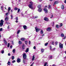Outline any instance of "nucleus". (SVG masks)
Returning <instances> with one entry per match:
<instances>
[{"instance_id": "nucleus-1", "label": "nucleus", "mask_w": 66, "mask_h": 66, "mask_svg": "<svg viewBox=\"0 0 66 66\" xmlns=\"http://www.w3.org/2000/svg\"><path fill=\"white\" fill-rule=\"evenodd\" d=\"M30 4L28 6L30 9L33 10V3L32 2H30Z\"/></svg>"}, {"instance_id": "nucleus-2", "label": "nucleus", "mask_w": 66, "mask_h": 66, "mask_svg": "<svg viewBox=\"0 0 66 66\" xmlns=\"http://www.w3.org/2000/svg\"><path fill=\"white\" fill-rule=\"evenodd\" d=\"M3 22L4 21L3 20H1V22L0 23V27H2L3 26Z\"/></svg>"}, {"instance_id": "nucleus-3", "label": "nucleus", "mask_w": 66, "mask_h": 66, "mask_svg": "<svg viewBox=\"0 0 66 66\" xmlns=\"http://www.w3.org/2000/svg\"><path fill=\"white\" fill-rule=\"evenodd\" d=\"M59 48L61 49H62L63 48V44L61 43H60L59 44Z\"/></svg>"}, {"instance_id": "nucleus-4", "label": "nucleus", "mask_w": 66, "mask_h": 66, "mask_svg": "<svg viewBox=\"0 0 66 66\" xmlns=\"http://www.w3.org/2000/svg\"><path fill=\"white\" fill-rule=\"evenodd\" d=\"M23 59H26L27 56H26V53H24L23 55Z\"/></svg>"}, {"instance_id": "nucleus-5", "label": "nucleus", "mask_w": 66, "mask_h": 66, "mask_svg": "<svg viewBox=\"0 0 66 66\" xmlns=\"http://www.w3.org/2000/svg\"><path fill=\"white\" fill-rule=\"evenodd\" d=\"M35 29L36 30V32H38L40 30V29L37 28V27H35Z\"/></svg>"}, {"instance_id": "nucleus-6", "label": "nucleus", "mask_w": 66, "mask_h": 66, "mask_svg": "<svg viewBox=\"0 0 66 66\" xmlns=\"http://www.w3.org/2000/svg\"><path fill=\"white\" fill-rule=\"evenodd\" d=\"M47 31H48L49 32L50 31L52 30L51 28L50 27L48 28L47 29Z\"/></svg>"}, {"instance_id": "nucleus-7", "label": "nucleus", "mask_w": 66, "mask_h": 66, "mask_svg": "<svg viewBox=\"0 0 66 66\" xmlns=\"http://www.w3.org/2000/svg\"><path fill=\"white\" fill-rule=\"evenodd\" d=\"M44 20H45V21H47L49 20V19H48V18L46 17L44 18Z\"/></svg>"}, {"instance_id": "nucleus-8", "label": "nucleus", "mask_w": 66, "mask_h": 66, "mask_svg": "<svg viewBox=\"0 0 66 66\" xmlns=\"http://www.w3.org/2000/svg\"><path fill=\"white\" fill-rule=\"evenodd\" d=\"M4 42L5 45H7V43L6 41V40H5V38H4Z\"/></svg>"}, {"instance_id": "nucleus-9", "label": "nucleus", "mask_w": 66, "mask_h": 66, "mask_svg": "<svg viewBox=\"0 0 66 66\" xmlns=\"http://www.w3.org/2000/svg\"><path fill=\"white\" fill-rule=\"evenodd\" d=\"M21 60L19 58L18 59L17 61V63H20L21 62Z\"/></svg>"}, {"instance_id": "nucleus-10", "label": "nucleus", "mask_w": 66, "mask_h": 66, "mask_svg": "<svg viewBox=\"0 0 66 66\" xmlns=\"http://www.w3.org/2000/svg\"><path fill=\"white\" fill-rule=\"evenodd\" d=\"M44 11H45V13H47L48 10H47V9L45 8L44 9Z\"/></svg>"}, {"instance_id": "nucleus-11", "label": "nucleus", "mask_w": 66, "mask_h": 66, "mask_svg": "<svg viewBox=\"0 0 66 66\" xmlns=\"http://www.w3.org/2000/svg\"><path fill=\"white\" fill-rule=\"evenodd\" d=\"M23 28L24 30H26L27 29V27L26 25H24L23 26Z\"/></svg>"}, {"instance_id": "nucleus-12", "label": "nucleus", "mask_w": 66, "mask_h": 66, "mask_svg": "<svg viewBox=\"0 0 66 66\" xmlns=\"http://www.w3.org/2000/svg\"><path fill=\"white\" fill-rule=\"evenodd\" d=\"M29 51V48H27L25 51V52L27 53Z\"/></svg>"}, {"instance_id": "nucleus-13", "label": "nucleus", "mask_w": 66, "mask_h": 66, "mask_svg": "<svg viewBox=\"0 0 66 66\" xmlns=\"http://www.w3.org/2000/svg\"><path fill=\"white\" fill-rule=\"evenodd\" d=\"M8 19L9 18H8V17H6V18H5V21H7Z\"/></svg>"}, {"instance_id": "nucleus-14", "label": "nucleus", "mask_w": 66, "mask_h": 66, "mask_svg": "<svg viewBox=\"0 0 66 66\" xmlns=\"http://www.w3.org/2000/svg\"><path fill=\"white\" fill-rule=\"evenodd\" d=\"M61 9H62V10H63V9H64V6L63 5H62L61 6Z\"/></svg>"}, {"instance_id": "nucleus-15", "label": "nucleus", "mask_w": 66, "mask_h": 66, "mask_svg": "<svg viewBox=\"0 0 66 66\" xmlns=\"http://www.w3.org/2000/svg\"><path fill=\"white\" fill-rule=\"evenodd\" d=\"M34 59H35V57H34V55H33L32 58V61L34 60Z\"/></svg>"}, {"instance_id": "nucleus-16", "label": "nucleus", "mask_w": 66, "mask_h": 66, "mask_svg": "<svg viewBox=\"0 0 66 66\" xmlns=\"http://www.w3.org/2000/svg\"><path fill=\"white\" fill-rule=\"evenodd\" d=\"M42 9H41L39 8V9L38 10V11L39 12H42Z\"/></svg>"}, {"instance_id": "nucleus-17", "label": "nucleus", "mask_w": 66, "mask_h": 66, "mask_svg": "<svg viewBox=\"0 0 66 66\" xmlns=\"http://www.w3.org/2000/svg\"><path fill=\"white\" fill-rule=\"evenodd\" d=\"M56 27L57 28V29H59V25L57 24H56Z\"/></svg>"}, {"instance_id": "nucleus-18", "label": "nucleus", "mask_w": 66, "mask_h": 66, "mask_svg": "<svg viewBox=\"0 0 66 66\" xmlns=\"http://www.w3.org/2000/svg\"><path fill=\"white\" fill-rule=\"evenodd\" d=\"M7 65H10L11 64V62L9 61H8L7 63Z\"/></svg>"}, {"instance_id": "nucleus-19", "label": "nucleus", "mask_w": 66, "mask_h": 66, "mask_svg": "<svg viewBox=\"0 0 66 66\" xmlns=\"http://www.w3.org/2000/svg\"><path fill=\"white\" fill-rule=\"evenodd\" d=\"M49 58L50 60H51V59H52V56H49Z\"/></svg>"}, {"instance_id": "nucleus-20", "label": "nucleus", "mask_w": 66, "mask_h": 66, "mask_svg": "<svg viewBox=\"0 0 66 66\" xmlns=\"http://www.w3.org/2000/svg\"><path fill=\"white\" fill-rule=\"evenodd\" d=\"M9 14H10L7 12L6 13L5 15L6 16H7L8 15H9Z\"/></svg>"}, {"instance_id": "nucleus-21", "label": "nucleus", "mask_w": 66, "mask_h": 66, "mask_svg": "<svg viewBox=\"0 0 66 66\" xmlns=\"http://www.w3.org/2000/svg\"><path fill=\"white\" fill-rule=\"evenodd\" d=\"M25 39H26L24 38H23L21 39V40H25Z\"/></svg>"}, {"instance_id": "nucleus-22", "label": "nucleus", "mask_w": 66, "mask_h": 66, "mask_svg": "<svg viewBox=\"0 0 66 66\" xmlns=\"http://www.w3.org/2000/svg\"><path fill=\"white\" fill-rule=\"evenodd\" d=\"M38 9H40V7H41V6L40 5H39L38 6Z\"/></svg>"}, {"instance_id": "nucleus-23", "label": "nucleus", "mask_w": 66, "mask_h": 66, "mask_svg": "<svg viewBox=\"0 0 66 66\" xmlns=\"http://www.w3.org/2000/svg\"><path fill=\"white\" fill-rule=\"evenodd\" d=\"M61 37H64V35L63 34H61Z\"/></svg>"}, {"instance_id": "nucleus-24", "label": "nucleus", "mask_w": 66, "mask_h": 66, "mask_svg": "<svg viewBox=\"0 0 66 66\" xmlns=\"http://www.w3.org/2000/svg\"><path fill=\"white\" fill-rule=\"evenodd\" d=\"M62 26H63V24H62V23H61L59 27H62Z\"/></svg>"}, {"instance_id": "nucleus-25", "label": "nucleus", "mask_w": 66, "mask_h": 66, "mask_svg": "<svg viewBox=\"0 0 66 66\" xmlns=\"http://www.w3.org/2000/svg\"><path fill=\"white\" fill-rule=\"evenodd\" d=\"M40 33L41 34H43V31L42 30L40 32Z\"/></svg>"}, {"instance_id": "nucleus-26", "label": "nucleus", "mask_w": 66, "mask_h": 66, "mask_svg": "<svg viewBox=\"0 0 66 66\" xmlns=\"http://www.w3.org/2000/svg\"><path fill=\"white\" fill-rule=\"evenodd\" d=\"M58 3V2L55 1V2L54 3V4H57Z\"/></svg>"}, {"instance_id": "nucleus-27", "label": "nucleus", "mask_w": 66, "mask_h": 66, "mask_svg": "<svg viewBox=\"0 0 66 66\" xmlns=\"http://www.w3.org/2000/svg\"><path fill=\"white\" fill-rule=\"evenodd\" d=\"M44 50L43 49H41V52L42 53L44 52Z\"/></svg>"}, {"instance_id": "nucleus-28", "label": "nucleus", "mask_w": 66, "mask_h": 66, "mask_svg": "<svg viewBox=\"0 0 66 66\" xmlns=\"http://www.w3.org/2000/svg\"><path fill=\"white\" fill-rule=\"evenodd\" d=\"M37 16H34L32 18V19H35V18H37Z\"/></svg>"}, {"instance_id": "nucleus-29", "label": "nucleus", "mask_w": 66, "mask_h": 66, "mask_svg": "<svg viewBox=\"0 0 66 66\" xmlns=\"http://www.w3.org/2000/svg\"><path fill=\"white\" fill-rule=\"evenodd\" d=\"M20 32V30H18V31L17 32V34H18L19 33V32Z\"/></svg>"}, {"instance_id": "nucleus-30", "label": "nucleus", "mask_w": 66, "mask_h": 66, "mask_svg": "<svg viewBox=\"0 0 66 66\" xmlns=\"http://www.w3.org/2000/svg\"><path fill=\"white\" fill-rule=\"evenodd\" d=\"M17 10H18V8L17 7H15L14 8V10H15V11H17Z\"/></svg>"}, {"instance_id": "nucleus-31", "label": "nucleus", "mask_w": 66, "mask_h": 66, "mask_svg": "<svg viewBox=\"0 0 66 66\" xmlns=\"http://www.w3.org/2000/svg\"><path fill=\"white\" fill-rule=\"evenodd\" d=\"M15 49H14L13 50L12 52L13 53H15Z\"/></svg>"}, {"instance_id": "nucleus-32", "label": "nucleus", "mask_w": 66, "mask_h": 66, "mask_svg": "<svg viewBox=\"0 0 66 66\" xmlns=\"http://www.w3.org/2000/svg\"><path fill=\"white\" fill-rule=\"evenodd\" d=\"M19 44H22V42H21V41H19Z\"/></svg>"}, {"instance_id": "nucleus-33", "label": "nucleus", "mask_w": 66, "mask_h": 66, "mask_svg": "<svg viewBox=\"0 0 66 66\" xmlns=\"http://www.w3.org/2000/svg\"><path fill=\"white\" fill-rule=\"evenodd\" d=\"M25 43L26 44V45L27 44V43H28V41H25Z\"/></svg>"}, {"instance_id": "nucleus-34", "label": "nucleus", "mask_w": 66, "mask_h": 66, "mask_svg": "<svg viewBox=\"0 0 66 66\" xmlns=\"http://www.w3.org/2000/svg\"><path fill=\"white\" fill-rule=\"evenodd\" d=\"M7 47H8V48H9V47H10V43H8Z\"/></svg>"}, {"instance_id": "nucleus-35", "label": "nucleus", "mask_w": 66, "mask_h": 66, "mask_svg": "<svg viewBox=\"0 0 66 66\" xmlns=\"http://www.w3.org/2000/svg\"><path fill=\"white\" fill-rule=\"evenodd\" d=\"M3 29L2 28H1L0 29V31H3Z\"/></svg>"}, {"instance_id": "nucleus-36", "label": "nucleus", "mask_w": 66, "mask_h": 66, "mask_svg": "<svg viewBox=\"0 0 66 66\" xmlns=\"http://www.w3.org/2000/svg\"><path fill=\"white\" fill-rule=\"evenodd\" d=\"M14 56H12V59L14 60Z\"/></svg>"}, {"instance_id": "nucleus-37", "label": "nucleus", "mask_w": 66, "mask_h": 66, "mask_svg": "<svg viewBox=\"0 0 66 66\" xmlns=\"http://www.w3.org/2000/svg\"><path fill=\"white\" fill-rule=\"evenodd\" d=\"M48 64V63L47 62H46L45 64H44V66H46L47 65V64Z\"/></svg>"}, {"instance_id": "nucleus-38", "label": "nucleus", "mask_w": 66, "mask_h": 66, "mask_svg": "<svg viewBox=\"0 0 66 66\" xmlns=\"http://www.w3.org/2000/svg\"><path fill=\"white\" fill-rule=\"evenodd\" d=\"M20 11V9H18V13H19Z\"/></svg>"}, {"instance_id": "nucleus-39", "label": "nucleus", "mask_w": 66, "mask_h": 66, "mask_svg": "<svg viewBox=\"0 0 66 66\" xmlns=\"http://www.w3.org/2000/svg\"><path fill=\"white\" fill-rule=\"evenodd\" d=\"M16 62V61L15 60H13L12 61V63H15Z\"/></svg>"}, {"instance_id": "nucleus-40", "label": "nucleus", "mask_w": 66, "mask_h": 66, "mask_svg": "<svg viewBox=\"0 0 66 66\" xmlns=\"http://www.w3.org/2000/svg\"><path fill=\"white\" fill-rule=\"evenodd\" d=\"M1 52L2 54L4 53V51L3 50Z\"/></svg>"}, {"instance_id": "nucleus-41", "label": "nucleus", "mask_w": 66, "mask_h": 66, "mask_svg": "<svg viewBox=\"0 0 66 66\" xmlns=\"http://www.w3.org/2000/svg\"><path fill=\"white\" fill-rule=\"evenodd\" d=\"M51 8V6L49 5L48 6V9H50Z\"/></svg>"}, {"instance_id": "nucleus-42", "label": "nucleus", "mask_w": 66, "mask_h": 66, "mask_svg": "<svg viewBox=\"0 0 66 66\" xmlns=\"http://www.w3.org/2000/svg\"><path fill=\"white\" fill-rule=\"evenodd\" d=\"M11 15V19H12L13 18V15Z\"/></svg>"}, {"instance_id": "nucleus-43", "label": "nucleus", "mask_w": 66, "mask_h": 66, "mask_svg": "<svg viewBox=\"0 0 66 66\" xmlns=\"http://www.w3.org/2000/svg\"><path fill=\"white\" fill-rule=\"evenodd\" d=\"M48 44V43H46L45 44V46H46Z\"/></svg>"}, {"instance_id": "nucleus-44", "label": "nucleus", "mask_w": 66, "mask_h": 66, "mask_svg": "<svg viewBox=\"0 0 66 66\" xmlns=\"http://www.w3.org/2000/svg\"><path fill=\"white\" fill-rule=\"evenodd\" d=\"M15 20H18V17H16L15 18Z\"/></svg>"}, {"instance_id": "nucleus-45", "label": "nucleus", "mask_w": 66, "mask_h": 66, "mask_svg": "<svg viewBox=\"0 0 66 66\" xmlns=\"http://www.w3.org/2000/svg\"><path fill=\"white\" fill-rule=\"evenodd\" d=\"M58 42H55V45H57V43Z\"/></svg>"}, {"instance_id": "nucleus-46", "label": "nucleus", "mask_w": 66, "mask_h": 66, "mask_svg": "<svg viewBox=\"0 0 66 66\" xmlns=\"http://www.w3.org/2000/svg\"><path fill=\"white\" fill-rule=\"evenodd\" d=\"M3 6H2L1 7V9L2 10H3Z\"/></svg>"}, {"instance_id": "nucleus-47", "label": "nucleus", "mask_w": 66, "mask_h": 66, "mask_svg": "<svg viewBox=\"0 0 66 66\" xmlns=\"http://www.w3.org/2000/svg\"><path fill=\"white\" fill-rule=\"evenodd\" d=\"M8 10L9 11H10V10H11V8H10V7L8 8Z\"/></svg>"}, {"instance_id": "nucleus-48", "label": "nucleus", "mask_w": 66, "mask_h": 66, "mask_svg": "<svg viewBox=\"0 0 66 66\" xmlns=\"http://www.w3.org/2000/svg\"><path fill=\"white\" fill-rule=\"evenodd\" d=\"M34 49H36V47L35 46H34Z\"/></svg>"}, {"instance_id": "nucleus-49", "label": "nucleus", "mask_w": 66, "mask_h": 66, "mask_svg": "<svg viewBox=\"0 0 66 66\" xmlns=\"http://www.w3.org/2000/svg\"><path fill=\"white\" fill-rule=\"evenodd\" d=\"M52 45H54V42H52Z\"/></svg>"}, {"instance_id": "nucleus-50", "label": "nucleus", "mask_w": 66, "mask_h": 66, "mask_svg": "<svg viewBox=\"0 0 66 66\" xmlns=\"http://www.w3.org/2000/svg\"><path fill=\"white\" fill-rule=\"evenodd\" d=\"M10 55H11L10 53H9L8 54V56H10Z\"/></svg>"}, {"instance_id": "nucleus-51", "label": "nucleus", "mask_w": 66, "mask_h": 66, "mask_svg": "<svg viewBox=\"0 0 66 66\" xmlns=\"http://www.w3.org/2000/svg\"><path fill=\"white\" fill-rule=\"evenodd\" d=\"M9 28H10V27H9V26H8V27H7V29H9Z\"/></svg>"}, {"instance_id": "nucleus-52", "label": "nucleus", "mask_w": 66, "mask_h": 66, "mask_svg": "<svg viewBox=\"0 0 66 66\" xmlns=\"http://www.w3.org/2000/svg\"><path fill=\"white\" fill-rule=\"evenodd\" d=\"M23 63H25V61H24V60H23Z\"/></svg>"}, {"instance_id": "nucleus-53", "label": "nucleus", "mask_w": 66, "mask_h": 66, "mask_svg": "<svg viewBox=\"0 0 66 66\" xmlns=\"http://www.w3.org/2000/svg\"><path fill=\"white\" fill-rule=\"evenodd\" d=\"M29 45L30 44V43H31V42H30V41H29Z\"/></svg>"}, {"instance_id": "nucleus-54", "label": "nucleus", "mask_w": 66, "mask_h": 66, "mask_svg": "<svg viewBox=\"0 0 66 66\" xmlns=\"http://www.w3.org/2000/svg\"><path fill=\"white\" fill-rule=\"evenodd\" d=\"M15 22H16V23H17V22H18L17 20H16V21H15Z\"/></svg>"}, {"instance_id": "nucleus-55", "label": "nucleus", "mask_w": 66, "mask_h": 66, "mask_svg": "<svg viewBox=\"0 0 66 66\" xmlns=\"http://www.w3.org/2000/svg\"><path fill=\"white\" fill-rule=\"evenodd\" d=\"M50 50H51V48H52V47H51V46H50Z\"/></svg>"}, {"instance_id": "nucleus-56", "label": "nucleus", "mask_w": 66, "mask_h": 66, "mask_svg": "<svg viewBox=\"0 0 66 66\" xmlns=\"http://www.w3.org/2000/svg\"><path fill=\"white\" fill-rule=\"evenodd\" d=\"M8 13H9V14H10V10H8Z\"/></svg>"}, {"instance_id": "nucleus-57", "label": "nucleus", "mask_w": 66, "mask_h": 66, "mask_svg": "<svg viewBox=\"0 0 66 66\" xmlns=\"http://www.w3.org/2000/svg\"><path fill=\"white\" fill-rule=\"evenodd\" d=\"M10 47L11 48H12V46L11 45V46H10Z\"/></svg>"}, {"instance_id": "nucleus-58", "label": "nucleus", "mask_w": 66, "mask_h": 66, "mask_svg": "<svg viewBox=\"0 0 66 66\" xmlns=\"http://www.w3.org/2000/svg\"><path fill=\"white\" fill-rule=\"evenodd\" d=\"M24 47V44H23V46H22V47Z\"/></svg>"}, {"instance_id": "nucleus-59", "label": "nucleus", "mask_w": 66, "mask_h": 66, "mask_svg": "<svg viewBox=\"0 0 66 66\" xmlns=\"http://www.w3.org/2000/svg\"><path fill=\"white\" fill-rule=\"evenodd\" d=\"M12 43L13 44H14V42L13 41H12Z\"/></svg>"}, {"instance_id": "nucleus-60", "label": "nucleus", "mask_w": 66, "mask_h": 66, "mask_svg": "<svg viewBox=\"0 0 66 66\" xmlns=\"http://www.w3.org/2000/svg\"><path fill=\"white\" fill-rule=\"evenodd\" d=\"M22 48L23 49H24V47H22Z\"/></svg>"}, {"instance_id": "nucleus-61", "label": "nucleus", "mask_w": 66, "mask_h": 66, "mask_svg": "<svg viewBox=\"0 0 66 66\" xmlns=\"http://www.w3.org/2000/svg\"><path fill=\"white\" fill-rule=\"evenodd\" d=\"M64 3H66V0L64 1Z\"/></svg>"}, {"instance_id": "nucleus-62", "label": "nucleus", "mask_w": 66, "mask_h": 66, "mask_svg": "<svg viewBox=\"0 0 66 66\" xmlns=\"http://www.w3.org/2000/svg\"><path fill=\"white\" fill-rule=\"evenodd\" d=\"M33 66V64H31V65H30V66Z\"/></svg>"}, {"instance_id": "nucleus-63", "label": "nucleus", "mask_w": 66, "mask_h": 66, "mask_svg": "<svg viewBox=\"0 0 66 66\" xmlns=\"http://www.w3.org/2000/svg\"><path fill=\"white\" fill-rule=\"evenodd\" d=\"M65 38H66V37H64V38H63L64 39H65Z\"/></svg>"}, {"instance_id": "nucleus-64", "label": "nucleus", "mask_w": 66, "mask_h": 66, "mask_svg": "<svg viewBox=\"0 0 66 66\" xmlns=\"http://www.w3.org/2000/svg\"><path fill=\"white\" fill-rule=\"evenodd\" d=\"M6 23L7 24H10V23H7V22H6Z\"/></svg>"}]
</instances>
